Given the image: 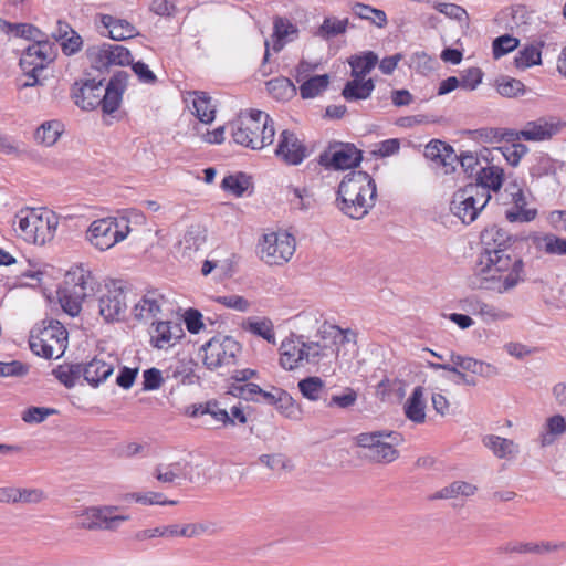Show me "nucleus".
Listing matches in <instances>:
<instances>
[{
	"label": "nucleus",
	"mask_w": 566,
	"mask_h": 566,
	"mask_svg": "<svg viewBox=\"0 0 566 566\" xmlns=\"http://www.w3.org/2000/svg\"><path fill=\"white\" fill-rule=\"evenodd\" d=\"M480 238L481 252L470 279L471 286L504 294L523 283L526 279L524 261L509 253L513 237L497 226H491Z\"/></svg>",
	"instance_id": "f257e3e1"
},
{
	"label": "nucleus",
	"mask_w": 566,
	"mask_h": 566,
	"mask_svg": "<svg viewBox=\"0 0 566 566\" xmlns=\"http://www.w3.org/2000/svg\"><path fill=\"white\" fill-rule=\"evenodd\" d=\"M339 209L352 219L364 218L375 206V180L365 171L354 170L345 175L338 186Z\"/></svg>",
	"instance_id": "f03ea898"
},
{
	"label": "nucleus",
	"mask_w": 566,
	"mask_h": 566,
	"mask_svg": "<svg viewBox=\"0 0 566 566\" xmlns=\"http://www.w3.org/2000/svg\"><path fill=\"white\" fill-rule=\"evenodd\" d=\"M233 140L251 149H262L274 142L273 119L265 112L252 109L230 125Z\"/></svg>",
	"instance_id": "7ed1b4c3"
},
{
	"label": "nucleus",
	"mask_w": 566,
	"mask_h": 566,
	"mask_svg": "<svg viewBox=\"0 0 566 566\" xmlns=\"http://www.w3.org/2000/svg\"><path fill=\"white\" fill-rule=\"evenodd\" d=\"M57 224V218L52 211L29 207L19 210L13 220V229L18 237L36 245L51 241Z\"/></svg>",
	"instance_id": "20e7f679"
},
{
	"label": "nucleus",
	"mask_w": 566,
	"mask_h": 566,
	"mask_svg": "<svg viewBox=\"0 0 566 566\" xmlns=\"http://www.w3.org/2000/svg\"><path fill=\"white\" fill-rule=\"evenodd\" d=\"M69 333L56 319H44L30 332V349L45 359L60 358L67 348Z\"/></svg>",
	"instance_id": "39448f33"
},
{
	"label": "nucleus",
	"mask_w": 566,
	"mask_h": 566,
	"mask_svg": "<svg viewBox=\"0 0 566 566\" xmlns=\"http://www.w3.org/2000/svg\"><path fill=\"white\" fill-rule=\"evenodd\" d=\"M328 345L321 342H305L303 336L292 335L280 346V366L295 370L305 365H317L328 357Z\"/></svg>",
	"instance_id": "423d86ee"
},
{
	"label": "nucleus",
	"mask_w": 566,
	"mask_h": 566,
	"mask_svg": "<svg viewBox=\"0 0 566 566\" xmlns=\"http://www.w3.org/2000/svg\"><path fill=\"white\" fill-rule=\"evenodd\" d=\"M94 290V277L88 271L77 269L67 272L63 285L57 290L59 303L67 315L75 317L82 310L85 297Z\"/></svg>",
	"instance_id": "0eeeda50"
},
{
	"label": "nucleus",
	"mask_w": 566,
	"mask_h": 566,
	"mask_svg": "<svg viewBox=\"0 0 566 566\" xmlns=\"http://www.w3.org/2000/svg\"><path fill=\"white\" fill-rule=\"evenodd\" d=\"M129 220L120 217L96 219L88 226L85 239L99 251H106L124 241L130 233Z\"/></svg>",
	"instance_id": "6e6552de"
},
{
	"label": "nucleus",
	"mask_w": 566,
	"mask_h": 566,
	"mask_svg": "<svg viewBox=\"0 0 566 566\" xmlns=\"http://www.w3.org/2000/svg\"><path fill=\"white\" fill-rule=\"evenodd\" d=\"M402 437L396 431L364 432L356 437V443L365 450L364 455L377 463L395 461L399 452L396 449Z\"/></svg>",
	"instance_id": "1a4fd4ad"
},
{
	"label": "nucleus",
	"mask_w": 566,
	"mask_h": 566,
	"mask_svg": "<svg viewBox=\"0 0 566 566\" xmlns=\"http://www.w3.org/2000/svg\"><path fill=\"white\" fill-rule=\"evenodd\" d=\"M202 363L209 370H219L237 364L241 344L231 336L218 335L201 347Z\"/></svg>",
	"instance_id": "9d476101"
},
{
	"label": "nucleus",
	"mask_w": 566,
	"mask_h": 566,
	"mask_svg": "<svg viewBox=\"0 0 566 566\" xmlns=\"http://www.w3.org/2000/svg\"><path fill=\"white\" fill-rule=\"evenodd\" d=\"M296 241L287 232L265 233L258 243L260 259L269 265H283L293 256Z\"/></svg>",
	"instance_id": "9b49d317"
},
{
	"label": "nucleus",
	"mask_w": 566,
	"mask_h": 566,
	"mask_svg": "<svg viewBox=\"0 0 566 566\" xmlns=\"http://www.w3.org/2000/svg\"><path fill=\"white\" fill-rule=\"evenodd\" d=\"M491 196L481 186H470L459 189L450 203L451 212L465 224L473 222L490 201Z\"/></svg>",
	"instance_id": "f8f14e48"
},
{
	"label": "nucleus",
	"mask_w": 566,
	"mask_h": 566,
	"mask_svg": "<svg viewBox=\"0 0 566 566\" xmlns=\"http://www.w3.org/2000/svg\"><path fill=\"white\" fill-rule=\"evenodd\" d=\"M53 45L46 40H36L29 45L20 57V66L24 74L31 78L23 87L35 86L39 83L38 74L53 60Z\"/></svg>",
	"instance_id": "ddd939ff"
},
{
	"label": "nucleus",
	"mask_w": 566,
	"mask_h": 566,
	"mask_svg": "<svg viewBox=\"0 0 566 566\" xmlns=\"http://www.w3.org/2000/svg\"><path fill=\"white\" fill-rule=\"evenodd\" d=\"M127 310L126 291L120 281L105 284V290L98 298V313L106 323L119 322Z\"/></svg>",
	"instance_id": "4468645a"
},
{
	"label": "nucleus",
	"mask_w": 566,
	"mask_h": 566,
	"mask_svg": "<svg viewBox=\"0 0 566 566\" xmlns=\"http://www.w3.org/2000/svg\"><path fill=\"white\" fill-rule=\"evenodd\" d=\"M118 506L105 505L86 509L77 515L80 527L95 531H116L123 522L129 520V515H114Z\"/></svg>",
	"instance_id": "2eb2a0df"
},
{
	"label": "nucleus",
	"mask_w": 566,
	"mask_h": 566,
	"mask_svg": "<svg viewBox=\"0 0 566 566\" xmlns=\"http://www.w3.org/2000/svg\"><path fill=\"white\" fill-rule=\"evenodd\" d=\"M363 159L360 150L354 145L345 144L329 147L319 155L318 163L326 169L345 170L360 164Z\"/></svg>",
	"instance_id": "dca6fc26"
},
{
	"label": "nucleus",
	"mask_w": 566,
	"mask_h": 566,
	"mask_svg": "<svg viewBox=\"0 0 566 566\" xmlns=\"http://www.w3.org/2000/svg\"><path fill=\"white\" fill-rule=\"evenodd\" d=\"M322 340L321 344L328 345V357L348 356L357 352V334L350 328L343 329L332 325L323 332Z\"/></svg>",
	"instance_id": "f3484780"
},
{
	"label": "nucleus",
	"mask_w": 566,
	"mask_h": 566,
	"mask_svg": "<svg viewBox=\"0 0 566 566\" xmlns=\"http://www.w3.org/2000/svg\"><path fill=\"white\" fill-rule=\"evenodd\" d=\"M92 64L97 70L108 69L113 65H129L132 55L128 49L119 44L104 43L90 50Z\"/></svg>",
	"instance_id": "a211bd4d"
},
{
	"label": "nucleus",
	"mask_w": 566,
	"mask_h": 566,
	"mask_svg": "<svg viewBox=\"0 0 566 566\" xmlns=\"http://www.w3.org/2000/svg\"><path fill=\"white\" fill-rule=\"evenodd\" d=\"M166 304L167 300L160 291L148 290L133 306L132 314L136 321L147 323L155 319Z\"/></svg>",
	"instance_id": "6ab92c4d"
},
{
	"label": "nucleus",
	"mask_w": 566,
	"mask_h": 566,
	"mask_svg": "<svg viewBox=\"0 0 566 566\" xmlns=\"http://www.w3.org/2000/svg\"><path fill=\"white\" fill-rule=\"evenodd\" d=\"M128 78L129 74L127 72L118 71L112 76L107 86L104 87L99 104L104 114H113L119 108Z\"/></svg>",
	"instance_id": "aec40b11"
},
{
	"label": "nucleus",
	"mask_w": 566,
	"mask_h": 566,
	"mask_svg": "<svg viewBox=\"0 0 566 566\" xmlns=\"http://www.w3.org/2000/svg\"><path fill=\"white\" fill-rule=\"evenodd\" d=\"M275 155L287 165H300L307 156L306 147L290 130L280 134Z\"/></svg>",
	"instance_id": "412c9836"
},
{
	"label": "nucleus",
	"mask_w": 566,
	"mask_h": 566,
	"mask_svg": "<svg viewBox=\"0 0 566 566\" xmlns=\"http://www.w3.org/2000/svg\"><path fill=\"white\" fill-rule=\"evenodd\" d=\"M154 325L150 333V343L158 349L171 347L184 335V329L179 323L158 321Z\"/></svg>",
	"instance_id": "4be33fe9"
},
{
	"label": "nucleus",
	"mask_w": 566,
	"mask_h": 566,
	"mask_svg": "<svg viewBox=\"0 0 566 566\" xmlns=\"http://www.w3.org/2000/svg\"><path fill=\"white\" fill-rule=\"evenodd\" d=\"M558 128L556 125L548 123L544 118L527 122L521 130L507 134L514 139H524L527 142H542L552 138Z\"/></svg>",
	"instance_id": "5701e85b"
},
{
	"label": "nucleus",
	"mask_w": 566,
	"mask_h": 566,
	"mask_svg": "<svg viewBox=\"0 0 566 566\" xmlns=\"http://www.w3.org/2000/svg\"><path fill=\"white\" fill-rule=\"evenodd\" d=\"M103 92V81L87 80L81 87L73 91V99L82 109H95L101 104Z\"/></svg>",
	"instance_id": "b1692460"
},
{
	"label": "nucleus",
	"mask_w": 566,
	"mask_h": 566,
	"mask_svg": "<svg viewBox=\"0 0 566 566\" xmlns=\"http://www.w3.org/2000/svg\"><path fill=\"white\" fill-rule=\"evenodd\" d=\"M506 191L512 198L514 208L506 210L505 217L510 222H530L537 216L536 209H526V198L523 190L516 185H509Z\"/></svg>",
	"instance_id": "393cba45"
},
{
	"label": "nucleus",
	"mask_w": 566,
	"mask_h": 566,
	"mask_svg": "<svg viewBox=\"0 0 566 566\" xmlns=\"http://www.w3.org/2000/svg\"><path fill=\"white\" fill-rule=\"evenodd\" d=\"M95 357L86 365L82 366V375L84 379L93 387H97L105 381L114 371V359L108 357Z\"/></svg>",
	"instance_id": "a878e982"
},
{
	"label": "nucleus",
	"mask_w": 566,
	"mask_h": 566,
	"mask_svg": "<svg viewBox=\"0 0 566 566\" xmlns=\"http://www.w3.org/2000/svg\"><path fill=\"white\" fill-rule=\"evenodd\" d=\"M482 443L497 459L513 460L520 453V446L515 441L496 434L484 436Z\"/></svg>",
	"instance_id": "bb28decb"
},
{
	"label": "nucleus",
	"mask_w": 566,
	"mask_h": 566,
	"mask_svg": "<svg viewBox=\"0 0 566 566\" xmlns=\"http://www.w3.org/2000/svg\"><path fill=\"white\" fill-rule=\"evenodd\" d=\"M504 172L503 169L494 166L488 165L485 167H480L476 172V182L469 184L470 186H481L484 188L486 196H491L490 191H499L503 184Z\"/></svg>",
	"instance_id": "cd10ccee"
},
{
	"label": "nucleus",
	"mask_w": 566,
	"mask_h": 566,
	"mask_svg": "<svg viewBox=\"0 0 566 566\" xmlns=\"http://www.w3.org/2000/svg\"><path fill=\"white\" fill-rule=\"evenodd\" d=\"M101 22L108 30L109 38L115 41L127 40L137 34L136 28L127 20L103 14Z\"/></svg>",
	"instance_id": "c85d7f7f"
},
{
	"label": "nucleus",
	"mask_w": 566,
	"mask_h": 566,
	"mask_svg": "<svg viewBox=\"0 0 566 566\" xmlns=\"http://www.w3.org/2000/svg\"><path fill=\"white\" fill-rule=\"evenodd\" d=\"M406 417L415 423L426 421V399L423 388L417 386L403 406Z\"/></svg>",
	"instance_id": "c756f323"
},
{
	"label": "nucleus",
	"mask_w": 566,
	"mask_h": 566,
	"mask_svg": "<svg viewBox=\"0 0 566 566\" xmlns=\"http://www.w3.org/2000/svg\"><path fill=\"white\" fill-rule=\"evenodd\" d=\"M275 38L272 49L274 52H280L286 42H291L297 38L298 29L290 20L285 18H275L273 22Z\"/></svg>",
	"instance_id": "7c9ffc66"
},
{
	"label": "nucleus",
	"mask_w": 566,
	"mask_h": 566,
	"mask_svg": "<svg viewBox=\"0 0 566 566\" xmlns=\"http://www.w3.org/2000/svg\"><path fill=\"white\" fill-rule=\"evenodd\" d=\"M534 247L549 255H566V239L553 233L531 235Z\"/></svg>",
	"instance_id": "2f4dec72"
},
{
	"label": "nucleus",
	"mask_w": 566,
	"mask_h": 566,
	"mask_svg": "<svg viewBox=\"0 0 566 566\" xmlns=\"http://www.w3.org/2000/svg\"><path fill=\"white\" fill-rule=\"evenodd\" d=\"M374 88L375 83L371 78L360 80L353 77V80L345 84L342 95L347 102L367 99L371 95Z\"/></svg>",
	"instance_id": "473e14b6"
},
{
	"label": "nucleus",
	"mask_w": 566,
	"mask_h": 566,
	"mask_svg": "<svg viewBox=\"0 0 566 566\" xmlns=\"http://www.w3.org/2000/svg\"><path fill=\"white\" fill-rule=\"evenodd\" d=\"M350 12L355 17L361 20H366L379 29H382L388 24L387 14L384 10L374 8L363 2H354L350 6Z\"/></svg>",
	"instance_id": "72a5a7b5"
},
{
	"label": "nucleus",
	"mask_w": 566,
	"mask_h": 566,
	"mask_svg": "<svg viewBox=\"0 0 566 566\" xmlns=\"http://www.w3.org/2000/svg\"><path fill=\"white\" fill-rule=\"evenodd\" d=\"M348 63L352 67V76L354 78L365 80L366 75L377 65L378 56L373 51H367L361 55L352 56Z\"/></svg>",
	"instance_id": "f704fd0d"
},
{
	"label": "nucleus",
	"mask_w": 566,
	"mask_h": 566,
	"mask_svg": "<svg viewBox=\"0 0 566 566\" xmlns=\"http://www.w3.org/2000/svg\"><path fill=\"white\" fill-rule=\"evenodd\" d=\"M243 328L251 334L263 338L269 344H276L274 325L273 322L268 317L248 318L243 325Z\"/></svg>",
	"instance_id": "c9c22d12"
},
{
	"label": "nucleus",
	"mask_w": 566,
	"mask_h": 566,
	"mask_svg": "<svg viewBox=\"0 0 566 566\" xmlns=\"http://www.w3.org/2000/svg\"><path fill=\"white\" fill-rule=\"evenodd\" d=\"M566 432V420L562 415H554L546 419L541 433V446L548 447L553 444L557 437Z\"/></svg>",
	"instance_id": "e433bc0d"
},
{
	"label": "nucleus",
	"mask_w": 566,
	"mask_h": 566,
	"mask_svg": "<svg viewBox=\"0 0 566 566\" xmlns=\"http://www.w3.org/2000/svg\"><path fill=\"white\" fill-rule=\"evenodd\" d=\"M558 545H552L549 543H523V542H510L501 546L499 549L505 554H542L545 552L557 549Z\"/></svg>",
	"instance_id": "4c0bfd02"
},
{
	"label": "nucleus",
	"mask_w": 566,
	"mask_h": 566,
	"mask_svg": "<svg viewBox=\"0 0 566 566\" xmlns=\"http://www.w3.org/2000/svg\"><path fill=\"white\" fill-rule=\"evenodd\" d=\"M269 94L276 101H289L296 95V87L287 77H275L266 82Z\"/></svg>",
	"instance_id": "58836bf2"
},
{
	"label": "nucleus",
	"mask_w": 566,
	"mask_h": 566,
	"mask_svg": "<svg viewBox=\"0 0 566 566\" xmlns=\"http://www.w3.org/2000/svg\"><path fill=\"white\" fill-rule=\"evenodd\" d=\"M209 531V525L203 523L169 524L166 525V538L199 537Z\"/></svg>",
	"instance_id": "ea45409f"
},
{
	"label": "nucleus",
	"mask_w": 566,
	"mask_h": 566,
	"mask_svg": "<svg viewBox=\"0 0 566 566\" xmlns=\"http://www.w3.org/2000/svg\"><path fill=\"white\" fill-rule=\"evenodd\" d=\"M64 130V125L56 119L43 123L34 134L35 140L44 146H53Z\"/></svg>",
	"instance_id": "a19ab883"
},
{
	"label": "nucleus",
	"mask_w": 566,
	"mask_h": 566,
	"mask_svg": "<svg viewBox=\"0 0 566 566\" xmlns=\"http://www.w3.org/2000/svg\"><path fill=\"white\" fill-rule=\"evenodd\" d=\"M543 43H531L525 45L515 56L514 63L517 69H528L542 64Z\"/></svg>",
	"instance_id": "79ce46f5"
},
{
	"label": "nucleus",
	"mask_w": 566,
	"mask_h": 566,
	"mask_svg": "<svg viewBox=\"0 0 566 566\" xmlns=\"http://www.w3.org/2000/svg\"><path fill=\"white\" fill-rule=\"evenodd\" d=\"M297 386L302 396L310 401L319 400L326 391L324 380L317 376L306 377L300 380Z\"/></svg>",
	"instance_id": "37998d69"
},
{
	"label": "nucleus",
	"mask_w": 566,
	"mask_h": 566,
	"mask_svg": "<svg viewBox=\"0 0 566 566\" xmlns=\"http://www.w3.org/2000/svg\"><path fill=\"white\" fill-rule=\"evenodd\" d=\"M329 84V76L327 74L324 75H315L308 78H305L301 82L300 85V94L304 99L314 98L318 96L322 92H324Z\"/></svg>",
	"instance_id": "c03bdc74"
},
{
	"label": "nucleus",
	"mask_w": 566,
	"mask_h": 566,
	"mask_svg": "<svg viewBox=\"0 0 566 566\" xmlns=\"http://www.w3.org/2000/svg\"><path fill=\"white\" fill-rule=\"evenodd\" d=\"M192 108L193 114L198 119L205 124L211 123L214 119V108L211 104V98L203 92H193Z\"/></svg>",
	"instance_id": "a18cd8bd"
},
{
	"label": "nucleus",
	"mask_w": 566,
	"mask_h": 566,
	"mask_svg": "<svg viewBox=\"0 0 566 566\" xmlns=\"http://www.w3.org/2000/svg\"><path fill=\"white\" fill-rule=\"evenodd\" d=\"M206 242V231L199 224L190 226L180 240V245L185 252H192L199 250V248Z\"/></svg>",
	"instance_id": "49530a36"
},
{
	"label": "nucleus",
	"mask_w": 566,
	"mask_h": 566,
	"mask_svg": "<svg viewBox=\"0 0 566 566\" xmlns=\"http://www.w3.org/2000/svg\"><path fill=\"white\" fill-rule=\"evenodd\" d=\"M474 313L479 314L485 323L503 322L511 318V314L493 304L476 301Z\"/></svg>",
	"instance_id": "de8ad7c7"
},
{
	"label": "nucleus",
	"mask_w": 566,
	"mask_h": 566,
	"mask_svg": "<svg viewBox=\"0 0 566 566\" xmlns=\"http://www.w3.org/2000/svg\"><path fill=\"white\" fill-rule=\"evenodd\" d=\"M203 415H210L216 421L223 424H234V420L230 417L229 412L220 408L217 401H208L205 405H200L191 413L193 417Z\"/></svg>",
	"instance_id": "09e8293b"
},
{
	"label": "nucleus",
	"mask_w": 566,
	"mask_h": 566,
	"mask_svg": "<svg viewBox=\"0 0 566 566\" xmlns=\"http://www.w3.org/2000/svg\"><path fill=\"white\" fill-rule=\"evenodd\" d=\"M476 486L464 482V481H454L450 485L441 489L434 495V499H454L458 496H471L475 493Z\"/></svg>",
	"instance_id": "8fccbe9b"
},
{
	"label": "nucleus",
	"mask_w": 566,
	"mask_h": 566,
	"mask_svg": "<svg viewBox=\"0 0 566 566\" xmlns=\"http://www.w3.org/2000/svg\"><path fill=\"white\" fill-rule=\"evenodd\" d=\"M357 399V392L353 388L347 387L344 389L343 394L332 395L331 398H325L324 406L329 409H348L356 403Z\"/></svg>",
	"instance_id": "3c124183"
},
{
	"label": "nucleus",
	"mask_w": 566,
	"mask_h": 566,
	"mask_svg": "<svg viewBox=\"0 0 566 566\" xmlns=\"http://www.w3.org/2000/svg\"><path fill=\"white\" fill-rule=\"evenodd\" d=\"M348 27V19L325 18L321 24L317 34L324 39H329L344 34Z\"/></svg>",
	"instance_id": "603ef678"
},
{
	"label": "nucleus",
	"mask_w": 566,
	"mask_h": 566,
	"mask_svg": "<svg viewBox=\"0 0 566 566\" xmlns=\"http://www.w3.org/2000/svg\"><path fill=\"white\" fill-rule=\"evenodd\" d=\"M249 178L240 172L237 175H229L222 179L221 187L223 190L231 192L235 197H241L244 191L249 188Z\"/></svg>",
	"instance_id": "864d4df0"
},
{
	"label": "nucleus",
	"mask_w": 566,
	"mask_h": 566,
	"mask_svg": "<svg viewBox=\"0 0 566 566\" xmlns=\"http://www.w3.org/2000/svg\"><path fill=\"white\" fill-rule=\"evenodd\" d=\"M127 500H133L136 503L144 505H176L177 501L166 500L163 493L159 492H135L126 495Z\"/></svg>",
	"instance_id": "5fc2aeb1"
},
{
	"label": "nucleus",
	"mask_w": 566,
	"mask_h": 566,
	"mask_svg": "<svg viewBox=\"0 0 566 566\" xmlns=\"http://www.w3.org/2000/svg\"><path fill=\"white\" fill-rule=\"evenodd\" d=\"M258 398L280 409L293 407L292 397L282 389L275 388L273 391H265L261 388V392H258Z\"/></svg>",
	"instance_id": "6e6d98bb"
},
{
	"label": "nucleus",
	"mask_w": 566,
	"mask_h": 566,
	"mask_svg": "<svg viewBox=\"0 0 566 566\" xmlns=\"http://www.w3.org/2000/svg\"><path fill=\"white\" fill-rule=\"evenodd\" d=\"M496 91L503 97L513 98L524 94L525 86L520 80L502 77L497 81Z\"/></svg>",
	"instance_id": "4d7b16f0"
},
{
	"label": "nucleus",
	"mask_w": 566,
	"mask_h": 566,
	"mask_svg": "<svg viewBox=\"0 0 566 566\" xmlns=\"http://www.w3.org/2000/svg\"><path fill=\"white\" fill-rule=\"evenodd\" d=\"M53 374L65 387L72 388L82 375V365L59 366Z\"/></svg>",
	"instance_id": "13d9d810"
},
{
	"label": "nucleus",
	"mask_w": 566,
	"mask_h": 566,
	"mask_svg": "<svg viewBox=\"0 0 566 566\" xmlns=\"http://www.w3.org/2000/svg\"><path fill=\"white\" fill-rule=\"evenodd\" d=\"M433 9L449 19L465 23L469 21V14L467 10L459 4L440 1L433 3Z\"/></svg>",
	"instance_id": "bf43d9fd"
},
{
	"label": "nucleus",
	"mask_w": 566,
	"mask_h": 566,
	"mask_svg": "<svg viewBox=\"0 0 566 566\" xmlns=\"http://www.w3.org/2000/svg\"><path fill=\"white\" fill-rule=\"evenodd\" d=\"M259 462L275 472L291 471L293 469L291 460L281 453L262 454L259 457Z\"/></svg>",
	"instance_id": "052dcab7"
},
{
	"label": "nucleus",
	"mask_w": 566,
	"mask_h": 566,
	"mask_svg": "<svg viewBox=\"0 0 566 566\" xmlns=\"http://www.w3.org/2000/svg\"><path fill=\"white\" fill-rule=\"evenodd\" d=\"M231 395L234 397L259 402L261 399L258 398V392H261V387L253 382H244V384H232L230 387Z\"/></svg>",
	"instance_id": "680f3d73"
},
{
	"label": "nucleus",
	"mask_w": 566,
	"mask_h": 566,
	"mask_svg": "<svg viewBox=\"0 0 566 566\" xmlns=\"http://www.w3.org/2000/svg\"><path fill=\"white\" fill-rule=\"evenodd\" d=\"M214 301L227 308H231L241 313L249 312L251 302L245 297L237 294L217 296Z\"/></svg>",
	"instance_id": "e2e57ef3"
},
{
	"label": "nucleus",
	"mask_w": 566,
	"mask_h": 566,
	"mask_svg": "<svg viewBox=\"0 0 566 566\" xmlns=\"http://www.w3.org/2000/svg\"><path fill=\"white\" fill-rule=\"evenodd\" d=\"M518 46V40L512 35L504 34L493 41L492 49L495 59L514 51Z\"/></svg>",
	"instance_id": "0e129e2a"
},
{
	"label": "nucleus",
	"mask_w": 566,
	"mask_h": 566,
	"mask_svg": "<svg viewBox=\"0 0 566 566\" xmlns=\"http://www.w3.org/2000/svg\"><path fill=\"white\" fill-rule=\"evenodd\" d=\"M154 476L163 483H174L180 476V463L159 464L154 469Z\"/></svg>",
	"instance_id": "69168bd1"
},
{
	"label": "nucleus",
	"mask_w": 566,
	"mask_h": 566,
	"mask_svg": "<svg viewBox=\"0 0 566 566\" xmlns=\"http://www.w3.org/2000/svg\"><path fill=\"white\" fill-rule=\"evenodd\" d=\"M462 369L483 377H491L496 374V368L494 366L473 357H465Z\"/></svg>",
	"instance_id": "338daca9"
},
{
	"label": "nucleus",
	"mask_w": 566,
	"mask_h": 566,
	"mask_svg": "<svg viewBox=\"0 0 566 566\" xmlns=\"http://www.w3.org/2000/svg\"><path fill=\"white\" fill-rule=\"evenodd\" d=\"M502 155L506 159V161L515 167L520 164L521 159L527 154L528 148L524 144L513 143L509 146H504L501 148Z\"/></svg>",
	"instance_id": "774afa93"
}]
</instances>
